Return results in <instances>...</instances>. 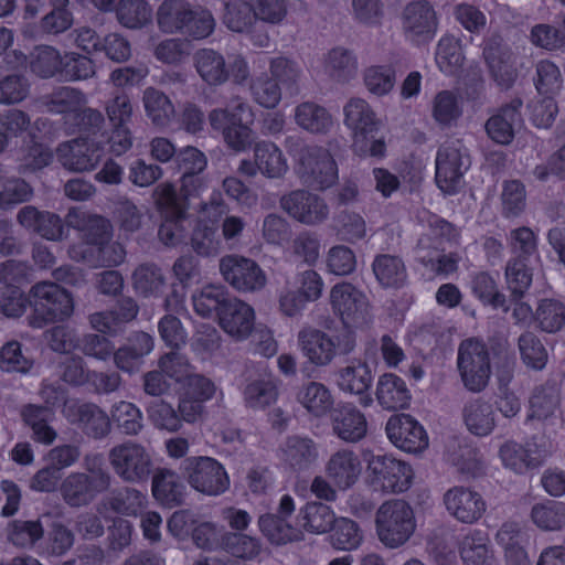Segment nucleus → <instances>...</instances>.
<instances>
[{"label": "nucleus", "instance_id": "6ab92c4d", "mask_svg": "<svg viewBox=\"0 0 565 565\" xmlns=\"http://www.w3.org/2000/svg\"><path fill=\"white\" fill-rule=\"evenodd\" d=\"M332 434L345 444H358L367 436L365 414L352 403H338L330 413Z\"/></svg>", "mask_w": 565, "mask_h": 565}, {"label": "nucleus", "instance_id": "79ce46f5", "mask_svg": "<svg viewBox=\"0 0 565 565\" xmlns=\"http://www.w3.org/2000/svg\"><path fill=\"white\" fill-rule=\"evenodd\" d=\"M324 70L333 81L345 83L358 73V58L353 51L337 46L326 55Z\"/></svg>", "mask_w": 565, "mask_h": 565}, {"label": "nucleus", "instance_id": "4c0bfd02", "mask_svg": "<svg viewBox=\"0 0 565 565\" xmlns=\"http://www.w3.org/2000/svg\"><path fill=\"white\" fill-rule=\"evenodd\" d=\"M299 525L311 534H324L337 522L333 510L321 502H307L298 514Z\"/></svg>", "mask_w": 565, "mask_h": 565}, {"label": "nucleus", "instance_id": "338daca9", "mask_svg": "<svg viewBox=\"0 0 565 565\" xmlns=\"http://www.w3.org/2000/svg\"><path fill=\"white\" fill-rule=\"evenodd\" d=\"M462 109L458 97L449 90L438 93L434 99L433 116L443 127H450L461 117Z\"/></svg>", "mask_w": 565, "mask_h": 565}, {"label": "nucleus", "instance_id": "8fccbe9b", "mask_svg": "<svg viewBox=\"0 0 565 565\" xmlns=\"http://www.w3.org/2000/svg\"><path fill=\"white\" fill-rule=\"evenodd\" d=\"M531 520L543 531H559L565 526V504L548 500L531 509Z\"/></svg>", "mask_w": 565, "mask_h": 565}, {"label": "nucleus", "instance_id": "393cba45", "mask_svg": "<svg viewBox=\"0 0 565 565\" xmlns=\"http://www.w3.org/2000/svg\"><path fill=\"white\" fill-rule=\"evenodd\" d=\"M67 417L79 425L83 433L94 439L106 437L111 429L109 416L96 404L73 403L66 407Z\"/></svg>", "mask_w": 565, "mask_h": 565}, {"label": "nucleus", "instance_id": "423d86ee", "mask_svg": "<svg viewBox=\"0 0 565 565\" xmlns=\"http://www.w3.org/2000/svg\"><path fill=\"white\" fill-rule=\"evenodd\" d=\"M193 61L201 79L209 86H221L231 77L235 84L243 85L250 75L248 63L242 55H234L227 62L218 51L201 49Z\"/></svg>", "mask_w": 565, "mask_h": 565}, {"label": "nucleus", "instance_id": "2eb2a0df", "mask_svg": "<svg viewBox=\"0 0 565 565\" xmlns=\"http://www.w3.org/2000/svg\"><path fill=\"white\" fill-rule=\"evenodd\" d=\"M367 470L372 484L385 492L399 493L406 491L412 483L413 470L403 461L388 456H372Z\"/></svg>", "mask_w": 565, "mask_h": 565}, {"label": "nucleus", "instance_id": "1a4fd4ad", "mask_svg": "<svg viewBox=\"0 0 565 565\" xmlns=\"http://www.w3.org/2000/svg\"><path fill=\"white\" fill-rule=\"evenodd\" d=\"M33 297V315L30 324L33 328H42L44 324L63 321L73 312L71 295L54 282H39L31 289Z\"/></svg>", "mask_w": 565, "mask_h": 565}, {"label": "nucleus", "instance_id": "5fc2aeb1", "mask_svg": "<svg viewBox=\"0 0 565 565\" xmlns=\"http://www.w3.org/2000/svg\"><path fill=\"white\" fill-rule=\"evenodd\" d=\"M559 390L555 384L546 383L536 387L530 399L531 416L546 419L555 414L559 406Z\"/></svg>", "mask_w": 565, "mask_h": 565}, {"label": "nucleus", "instance_id": "774afa93", "mask_svg": "<svg viewBox=\"0 0 565 565\" xmlns=\"http://www.w3.org/2000/svg\"><path fill=\"white\" fill-rule=\"evenodd\" d=\"M331 530L332 534L330 536V542L337 550H354L362 541V534L359 525L351 519H337V522L333 523Z\"/></svg>", "mask_w": 565, "mask_h": 565}, {"label": "nucleus", "instance_id": "f8f14e48", "mask_svg": "<svg viewBox=\"0 0 565 565\" xmlns=\"http://www.w3.org/2000/svg\"><path fill=\"white\" fill-rule=\"evenodd\" d=\"M482 57L491 78L504 89L512 87L518 78L514 54L499 33H491L482 43Z\"/></svg>", "mask_w": 565, "mask_h": 565}, {"label": "nucleus", "instance_id": "39448f33", "mask_svg": "<svg viewBox=\"0 0 565 565\" xmlns=\"http://www.w3.org/2000/svg\"><path fill=\"white\" fill-rule=\"evenodd\" d=\"M375 524L379 540L390 548L404 545L416 529L412 507L401 499L384 502L376 511Z\"/></svg>", "mask_w": 565, "mask_h": 565}, {"label": "nucleus", "instance_id": "4468645a", "mask_svg": "<svg viewBox=\"0 0 565 565\" xmlns=\"http://www.w3.org/2000/svg\"><path fill=\"white\" fill-rule=\"evenodd\" d=\"M401 22L405 36L417 44L431 41L439 24L437 12L428 0L408 2L403 8Z\"/></svg>", "mask_w": 565, "mask_h": 565}, {"label": "nucleus", "instance_id": "b1692460", "mask_svg": "<svg viewBox=\"0 0 565 565\" xmlns=\"http://www.w3.org/2000/svg\"><path fill=\"white\" fill-rule=\"evenodd\" d=\"M521 107L522 100L514 98L488 118L484 129L492 141L502 146H508L513 141L515 131L522 122Z\"/></svg>", "mask_w": 565, "mask_h": 565}, {"label": "nucleus", "instance_id": "13d9d810", "mask_svg": "<svg viewBox=\"0 0 565 565\" xmlns=\"http://www.w3.org/2000/svg\"><path fill=\"white\" fill-rule=\"evenodd\" d=\"M110 413L113 420L122 434L136 436L142 430V413L135 404L120 401L113 406Z\"/></svg>", "mask_w": 565, "mask_h": 565}, {"label": "nucleus", "instance_id": "0e129e2a", "mask_svg": "<svg viewBox=\"0 0 565 565\" xmlns=\"http://www.w3.org/2000/svg\"><path fill=\"white\" fill-rule=\"evenodd\" d=\"M461 45L454 36H444L439 40L436 51V62L441 72L456 73L463 64Z\"/></svg>", "mask_w": 565, "mask_h": 565}, {"label": "nucleus", "instance_id": "de8ad7c7", "mask_svg": "<svg viewBox=\"0 0 565 565\" xmlns=\"http://www.w3.org/2000/svg\"><path fill=\"white\" fill-rule=\"evenodd\" d=\"M457 230L446 220L433 216L428 221V230L424 233L415 249L429 250L444 248L447 243L456 242L458 237Z\"/></svg>", "mask_w": 565, "mask_h": 565}, {"label": "nucleus", "instance_id": "412c9836", "mask_svg": "<svg viewBox=\"0 0 565 565\" xmlns=\"http://www.w3.org/2000/svg\"><path fill=\"white\" fill-rule=\"evenodd\" d=\"M57 159L67 170L84 172L93 170L103 158V149L86 138H75L58 145Z\"/></svg>", "mask_w": 565, "mask_h": 565}, {"label": "nucleus", "instance_id": "e2e57ef3", "mask_svg": "<svg viewBox=\"0 0 565 565\" xmlns=\"http://www.w3.org/2000/svg\"><path fill=\"white\" fill-rule=\"evenodd\" d=\"M518 348L523 363L534 370H542L547 362V351L540 338L531 332H523L518 340Z\"/></svg>", "mask_w": 565, "mask_h": 565}, {"label": "nucleus", "instance_id": "6e6d98bb", "mask_svg": "<svg viewBox=\"0 0 565 565\" xmlns=\"http://www.w3.org/2000/svg\"><path fill=\"white\" fill-rule=\"evenodd\" d=\"M116 17L122 26L140 29L150 21L151 9L145 0H119Z\"/></svg>", "mask_w": 565, "mask_h": 565}, {"label": "nucleus", "instance_id": "4d7b16f0", "mask_svg": "<svg viewBox=\"0 0 565 565\" xmlns=\"http://www.w3.org/2000/svg\"><path fill=\"white\" fill-rule=\"evenodd\" d=\"M444 248L415 249L416 259L436 275L448 276L458 268L460 257L455 253L445 254Z\"/></svg>", "mask_w": 565, "mask_h": 565}, {"label": "nucleus", "instance_id": "7ed1b4c3", "mask_svg": "<svg viewBox=\"0 0 565 565\" xmlns=\"http://www.w3.org/2000/svg\"><path fill=\"white\" fill-rule=\"evenodd\" d=\"M246 113L252 116V107L236 96L232 99L231 106L214 108L207 116L211 128L221 132L226 146L236 152L249 149L256 138L250 125L243 121V115Z\"/></svg>", "mask_w": 565, "mask_h": 565}, {"label": "nucleus", "instance_id": "c9c22d12", "mask_svg": "<svg viewBox=\"0 0 565 565\" xmlns=\"http://www.w3.org/2000/svg\"><path fill=\"white\" fill-rule=\"evenodd\" d=\"M297 401L312 416L321 418L332 412L334 399L330 390L320 382H308L297 393Z\"/></svg>", "mask_w": 565, "mask_h": 565}, {"label": "nucleus", "instance_id": "052dcab7", "mask_svg": "<svg viewBox=\"0 0 565 565\" xmlns=\"http://www.w3.org/2000/svg\"><path fill=\"white\" fill-rule=\"evenodd\" d=\"M222 547L232 556L242 559H253L262 551L258 539L235 532H227L222 536Z\"/></svg>", "mask_w": 565, "mask_h": 565}, {"label": "nucleus", "instance_id": "ea45409f", "mask_svg": "<svg viewBox=\"0 0 565 565\" xmlns=\"http://www.w3.org/2000/svg\"><path fill=\"white\" fill-rule=\"evenodd\" d=\"M372 269L376 280L384 288H399L407 278L404 262L395 255L380 254L375 256Z\"/></svg>", "mask_w": 565, "mask_h": 565}, {"label": "nucleus", "instance_id": "20e7f679", "mask_svg": "<svg viewBox=\"0 0 565 565\" xmlns=\"http://www.w3.org/2000/svg\"><path fill=\"white\" fill-rule=\"evenodd\" d=\"M344 124L353 132V149L360 156L383 157L385 142L375 138L379 121L369 104L362 98H351L344 106Z\"/></svg>", "mask_w": 565, "mask_h": 565}, {"label": "nucleus", "instance_id": "9d476101", "mask_svg": "<svg viewBox=\"0 0 565 565\" xmlns=\"http://www.w3.org/2000/svg\"><path fill=\"white\" fill-rule=\"evenodd\" d=\"M457 367L463 386L473 393L483 391L491 375L487 345L477 339L463 340L458 348Z\"/></svg>", "mask_w": 565, "mask_h": 565}, {"label": "nucleus", "instance_id": "4be33fe9", "mask_svg": "<svg viewBox=\"0 0 565 565\" xmlns=\"http://www.w3.org/2000/svg\"><path fill=\"white\" fill-rule=\"evenodd\" d=\"M372 372L369 364L361 359L351 360L345 366L335 372V383L340 391L359 395V403L363 407H369L373 398L369 393L372 384Z\"/></svg>", "mask_w": 565, "mask_h": 565}, {"label": "nucleus", "instance_id": "9b49d317", "mask_svg": "<svg viewBox=\"0 0 565 565\" xmlns=\"http://www.w3.org/2000/svg\"><path fill=\"white\" fill-rule=\"evenodd\" d=\"M470 167L467 148L459 139L445 141L436 156V183L448 194L456 193L462 182L465 172Z\"/></svg>", "mask_w": 565, "mask_h": 565}, {"label": "nucleus", "instance_id": "bb28decb", "mask_svg": "<svg viewBox=\"0 0 565 565\" xmlns=\"http://www.w3.org/2000/svg\"><path fill=\"white\" fill-rule=\"evenodd\" d=\"M298 344L303 355L316 366H327L333 361L332 335L307 327L298 332Z\"/></svg>", "mask_w": 565, "mask_h": 565}, {"label": "nucleus", "instance_id": "a18cd8bd", "mask_svg": "<svg viewBox=\"0 0 565 565\" xmlns=\"http://www.w3.org/2000/svg\"><path fill=\"white\" fill-rule=\"evenodd\" d=\"M260 532L268 541L276 545L287 544L289 542L302 540L301 530L294 527L285 518L276 514H263L258 518Z\"/></svg>", "mask_w": 565, "mask_h": 565}, {"label": "nucleus", "instance_id": "ddd939ff", "mask_svg": "<svg viewBox=\"0 0 565 565\" xmlns=\"http://www.w3.org/2000/svg\"><path fill=\"white\" fill-rule=\"evenodd\" d=\"M279 204L291 218L308 226L322 224L330 213L323 198L303 189L284 194Z\"/></svg>", "mask_w": 565, "mask_h": 565}, {"label": "nucleus", "instance_id": "864d4df0", "mask_svg": "<svg viewBox=\"0 0 565 565\" xmlns=\"http://www.w3.org/2000/svg\"><path fill=\"white\" fill-rule=\"evenodd\" d=\"M249 92L255 103L273 109L280 103L284 89L265 72L250 81Z\"/></svg>", "mask_w": 565, "mask_h": 565}, {"label": "nucleus", "instance_id": "cd10ccee", "mask_svg": "<svg viewBox=\"0 0 565 565\" xmlns=\"http://www.w3.org/2000/svg\"><path fill=\"white\" fill-rule=\"evenodd\" d=\"M151 476L152 494L157 501L168 508H175L184 503L186 487L174 470L157 468Z\"/></svg>", "mask_w": 565, "mask_h": 565}, {"label": "nucleus", "instance_id": "f704fd0d", "mask_svg": "<svg viewBox=\"0 0 565 565\" xmlns=\"http://www.w3.org/2000/svg\"><path fill=\"white\" fill-rule=\"evenodd\" d=\"M62 124L66 135H78L79 138L87 139L102 130L105 118L98 109L85 105L62 118Z\"/></svg>", "mask_w": 565, "mask_h": 565}, {"label": "nucleus", "instance_id": "7c9ffc66", "mask_svg": "<svg viewBox=\"0 0 565 565\" xmlns=\"http://www.w3.org/2000/svg\"><path fill=\"white\" fill-rule=\"evenodd\" d=\"M326 472L337 488L347 490L356 482L361 472V461L354 451L341 449L330 457Z\"/></svg>", "mask_w": 565, "mask_h": 565}, {"label": "nucleus", "instance_id": "6e6552de", "mask_svg": "<svg viewBox=\"0 0 565 565\" xmlns=\"http://www.w3.org/2000/svg\"><path fill=\"white\" fill-rule=\"evenodd\" d=\"M180 471L193 490L205 495H221L228 490L231 484L224 466L209 456L185 458L181 462Z\"/></svg>", "mask_w": 565, "mask_h": 565}, {"label": "nucleus", "instance_id": "c756f323", "mask_svg": "<svg viewBox=\"0 0 565 565\" xmlns=\"http://www.w3.org/2000/svg\"><path fill=\"white\" fill-rule=\"evenodd\" d=\"M461 417L467 430L477 437L490 435L497 425L492 404L481 397L467 401Z\"/></svg>", "mask_w": 565, "mask_h": 565}, {"label": "nucleus", "instance_id": "a878e982", "mask_svg": "<svg viewBox=\"0 0 565 565\" xmlns=\"http://www.w3.org/2000/svg\"><path fill=\"white\" fill-rule=\"evenodd\" d=\"M218 320L226 333L236 339H245L254 328L255 312L248 303L231 297L221 307Z\"/></svg>", "mask_w": 565, "mask_h": 565}, {"label": "nucleus", "instance_id": "e433bc0d", "mask_svg": "<svg viewBox=\"0 0 565 565\" xmlns=\"http://www.w3.org/2000/svg\"><path fill=\"white\" fill-rule=\"evenodd\" d=\"M41 105L51 114L62 115L65 118L81 106L87 104L86 95L74 87L61 86L40 99Z\"/></svg>", "mask_w": 565, "mask_h": 565}, {"label": "nucleus", "instance_id": "f03ea898", "mask_svg": "<svg viewBox=\"0 0 565 565\" xmlns=\"http://www.w3.org/2000/svg\"><path fill=\"white\" fill-rule=\"evenodd\" d=\"M285 147L298 162V174L316 189L330 188L338 179V168L330 152L323 147L306 143L299 136H288Z\"/></svg>", "mask_w": 565, "mask_h": 565}, {"label": "nucleus", "instance_id": "603ef678", "mask_svg": "<svg viewBox=\"0 0 565 565\" xmlns=\"http://www.w3.org/2000/svg\"><path fill=\"white\" fill-rule=\"evenodd\" d=\"M184 22L182 36L191 40H203L209 38L215 28V20L207 9L191 4Z\"/></svg>", "mask_w": 565, "mask_h": 565}, {"label": "nucleus", "instance_id": "09e8293b", "mask_svg": "<svg viewBox=\"0 0 565 565\" xmlns=\"http://www.w3.org/2000/svg\"><path fill=\"white\" fill-rule=\"evenodd\" d=\"M131 279L136 292L143 297L158 295L166 284L162 269L154 263L140 264L134 270Z\"/></svg>", "mask_w": 565, "mask_h": 565}, {"label": "nucleus", "instance_id": "37998d69", "mask_svg": "<svg viewBox=\"0 0 565 565\" xmlns=\"http://www.w3.org/2000/svg\"><path fill=\"white\" fill-rule=\"evenodd\" d=\"M274 81L290 96L298 94L301 78V68L297 62L286 57H271L268 62V72Z\"/></svg>", "mask_w": 565, "mask_h": 565}, {"label": "nucleus", "instance_id": "69168bd1", "mask_svg": "<svg viewBox=\"0 0 565 565\" xmlns=\"http://www.w3.org/2000/svg\"><path fill=\"white\" fill-rule=\"evenodd\" d=\"M63 57L52 46H38L31 60V71L42 78H50L62 73Z\"/></svg>", "mask_w": 565, "mask_h": 565}, {"label": "nucleus", "instance_id": "3c124183", "mask_svg": "<svg viewBox=\"0 0 565 565\" xmlns=\"http://www.w3.org/2000/svg\"><path fill=\"white\" fill-rule=\"evenodd\" d=\"M488 537L481 531L467 534L460 545V555L465 565H491Z\"/></svg>", "mask_w": 565, "mask_h": 565}, {"label": "nucleus", "instance_id": "f257e3e1", "mask_svg": "<svg viewBox=\"0 0 565 565\" xmlns=\"http://www.w3.org/2000/svg\"><path fill=\"white\" fill-rule=\"evenodd\" d=\"M84 471H74L61 482L63 501L71 508H84L107 492L113 482L105 460L100 454H87L83 458Z\"/></svg>", "mask_w": 565, "mask_h": 565}, {"label": "nucleus", "instance_id": "49530a36", "mask_svg": "<svg viewBox=\"0 0 565 565\" xmlns=\"http://www.w3.org/2000/svg\"><path fill=\"white\" fill-rule=\"evenodd\" d=\"M147 497L135 488L125 487L113 491L106 499L105 505L113 512L122 515H137L143 510Z\"/></svg>", "mask_w": 565, "mask_h": 565}, {"label": "nucleus", "instance_id": "680f3d73", "mask_svg": "<svg viewBox=\"0 0 565 565\" xmlns=\"http://www.w3.org/2000/svg\"><path fill=\"white\" fill-rule=\"evenodd\" d=\"M230 298L223 287L210 285L202 288L199 294L193 295L192 301L195 312L201 317L210 318L216 312L220 318L221 307Z\"/></svg>", "mask_w": 565, "mask_h": 565}, {"label": "nucleus", "instance_id": "a19ab883", "mask_svg": "<svg viewBox=\"0 0 565 565\" xmlns=\"http://www.w3.org/2000/svg\"><path fill=\"white\" fill-rule=\"evenodd\" d=\"M191 4L186 0H164L157 10L158 28L163 33L182 36Z\"/></svg>", "mask_w": 565, "mask_h": 565}, {"label": "nucleus", "instance_id": "5701e85b", "mask_svg": "<svg viewBox=\"0 0 565 565\" xmlns=\"http://www.w3.org/2000/svg\"><path fill=\"white\" fill-rule=\"evenodd\" d=\"M245 381L243 398L247 407L263 409L276 402L278 396L277 386L266 366L247 367Z\"/></svg>", "mask_w": 565, "mask_h": 565}, {"label": "nucleus", "instance_id": "f3484780", "mask_svg": "<svg viewBox=\"0 0 565 565\" xmlns=\"http://www.w3.org/2000/svg\"><path fill=\"white\" fill-rule=\"evenodd\" d=\"M330 303L344 326L362 327L371 320L366 297L349 282L332 287Z\"/></svg>", "mask_w": 565, "mask_h": 565}, {"label": "nucleus", "instance_id": "2f4dec72", "mask_svg": "<svg viewBox=\"0 0 565 565\" xmlns=\"http://www.w3.org/2000/svg\"><path fill=\"white\" fill-rule=\"evenodd\" d=\"M499 456L504 467L515 473H524L529 469L539 467L543 461L542 452L530 443L521 445L509 440L500 447Z\"/></svg>", "mask_w": 565, "mask_h": 565}, {"label": "nucleus", "instance_id": "bf43d9fd", "mask_svg": "<svg viewBox=\"0 0 565 565\" xmlns=\"http://www.w3.org/2000/svg\"><path fill=\"white\" fill-rule=\"evenodd\" d=\"M223 22L233 32L249 31L256 22L253 6L244 0L227 1Z\"/></svg>", "mask_w": 565, "mask_h": 565}, {"label": "nucleus", "instance_id": "c85d7f7f", "mask_svg": "<svg viewBox=\"0 0 565 565\" xmlns=\"http://www.w3.org/2000/svg\"><path fill=\"white\" fill-rule=\"evenodd\" d=\"M281 459L294 470H306L313 465L319 457L317 443L307 437L288 436L280 446Z\"/></svg>", "mask_w": 565, "mask_h": 565}, {"label": "nucleus", "instance_id": "72a5a7b5", "mask_svg": "<svg viewBox=\"0 0 565 565\" xmlns=\"http://www.w3.org/2000/svg\"><path fill=\"white\" fill-rule=\"evenodd\" d=\"M142 105L147 118L160 129L171 125L175 118V107L168 95L156 87H147L142 93Z\"/></svg>", "mask_w": 565, "mask_h": 565}, {"label": "nucleus", "instance_id": "58836bf2", "mask_svg": "<svg viewBox=\"0 0 565 565\" xmlns=\"http://www.w3.org/2000/svg\"><path fill=\"white\" fill-rule=\"evenodd\" d=\"M295 121L303 130L316 135L327 134L333 126L331 114L313 102H303L296 107Z\"/></svg>", "mask_w": 565, "mask_h": 565}, {"label": "nucleus", "instance_id": "aec40b11", "mask_svg": "<svg viewBox=\"0 0 565 565\" xmlns=\"http://www.w3.org/2000/svg\"><path fill=\"white\" fill-rule=\"evenodd\" d=\"M385 430L388 439L406 452H419L428 446L424 427L408 414L391 416Z\"/></svg>", "mask_w": 565, "mask_h": 565}, {"label": "nucleus", "instance_id": "473e14b6", "mask_svg": "<svg viewBox=\"0 0 565 565\" xmlns=\"http://www.w3.org/2000/svg\"><path fill=\"white\" fill-rule=\"evenodd\" d=\"M375 395L379 404L387 411L403 409L411 401L406 383L393 373H385L379 377Z\"/></svg>", "mask_w": 565, "mask_h": 565}, {"label": "nucleus", "instance_id": "0eeeda50", "mask_svg": "<svg viewBox=\"0 0 565 565\" xmlns=\"http://www.w3.org/2000/svg\"><path fill=\"white\" fill-rule=\"evenodd\" d=\"M108 461L115 475L126 483H143L153 470L150 449L135 440H126L110 448Z\"/></svg>", "mask_w": 565, "mask_h": 565}, {"label": "nucleus", "instance_id": "a211bd4d", "mask_svg": "<svg viewBox=\"0 0 565 565\" xmlns=\"http://www.w3.org/2000/svg\"><path fill=\"white\" fill-rule=\"evenodd\" d=\"M443 502L447 512L465 524L478 522L487 510L483 497L478 491L463 486L448 489L444 493Z\"/></svg>", "mask_w": 565, "mask_h": 565}, {"label": "nucleus", "instance_id": "c03bdc74", "mask_svg": "<svg viewBox=\"0 0 565 565\" xmlns=\"http://www.w3.org/2000/svg\"><path fill=\"white\" fill-rule=\"evenodd\" d=\"M254 158L258 164L259 172L267 178H280L288 170V164L281 150L274 142H257L254 147Z\"/></svg>", "mask_w": 565, "mask_h": 565}, {"label": "nucleus", "instance_id": "dca6fc26", "mask_svg": "<svg viewBox=\"0 0 565 565\" xmlns=\"http://www.w3.org/2000/svg\"><path fill=\"white\" fill-rule=\"evenodd\" d=\"M220 271L225 281L238 291L260 290L267 281L264 270L255 260L238 255L222 257Z\"/></svg>", "mask_w": 565, "mask_h": 565}]
</instances>
